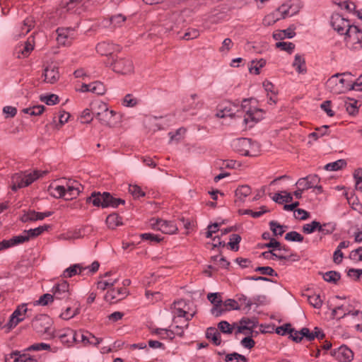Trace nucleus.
I'll return each mask as SVG.
<instances>
[{
  "mask_svg": "<svg viewBox=\"0 0 362 362\" xmlns=\"http://www.w3.org/2000/svg\"><path fill=\"white\" fill-rule=\"evenodd\" d=\"M320 222L313 221L311 223L304 224L303 226V232L306 234H310L315 231H318Z\"/></svg>",
  "mask_w": 362,
  "mask_h": 362,
  "instance_id": "37998d69",
  "label": "nucleus"
},
{
  "mask_svg": "<svg viewBox=\"0 0 362 362\" xmlns=\"http://www.w3.org/2000/svg\"><path fill=\"white\" fill-rule=\"evenodd\" d=\"M265 65V61L263 59H261L259 62H254L252 61V65L250 67V73L255 74H259V69L263 67Z\"/></svg>",
  "mask_w": 362,
  "mask_h": 362,
  "instance_id": "69168bd1",
  "label": "nucleus"
},
{
  "mask_svg": "<svg viewBox=\"0 0 362 362\" xmlns=\"http://www.w3.org/2000/svg\"><path fill=\"white\" fill-rule=\"evenodd\" d=\"M225 361L226 362H247L245 356L235 352L227 354Z\"/></svg>",
  "mask_w": 362,
  "mask_h": 362,
  "instance_id": "a18cd8bd",
  "label": "nucleus"
},
{
  "mask_svg": "<svg viewBox=\"0 0 362 362\" xmlns=\"http://www.w3.org/2000/svg\"><path fill=\"white\" fill-rule=\"evenodd\" d=\"M237 107L230 102H226L219 105V107L216 112V116L220 118L226 117H233L237 112L240 110H236Z\"/></svg>",
  "mask_w": 362,
  "mask_h": 362,
  "instance_id": "412c9836",
  "label": "nucleus"
},
{
  "mask_svg": "<svg viewBox=\"0 0 362 362\" xmlns=\"http://www.w3.org/2000/svg\"><path fill=\"white\" fill-rule=\"evenodd\" d=\"M241 241V237L238 234H232L230 236L228 245L232 250L238 251L239 249V243Z\"/></svg>",
  "mask_w": 362,
  "mask_h": 362,
  "instance_id": "09e8293b",
  "label": "nucleus"
},
{
  "mask_svg": "<svg viewBox=\"0 0 362 362\" xmlns=\"http://www.w3.org/2000/svg\"><path fill=\"white\" fill-rule=\"evenodd\" d=\"M112 70L122 75H128L134 72V66L131 59L118 57L112 64Z\"/></svg>",
  "mask_w": 362,
  "mask_h": 362,
  "instance_id": "9b49d317",
  "label": "nucleus"
},
{
  "mask_svg": "<svg viewBox=\"0 0 362 362\" xmlns=\"http://www.w3.org/2000/svg\"><path fill=\"white\" fill-rule=\"evenodd\" d=\"M83 273V267L80 264H75L66 268L62 274L64 278H71L76 274Z\"/></svg>",
  "mask_w": 362,
  "mask_h": 362,
  "instance_id": "c85d7f7f",
  "label": "nucleus"
},
{
  "mask_svg": "<svg viewBox=\"0 0 362 362\" xmlns=\"http://www.w3.org/2000/svg\"><path fill=\"white\" fill-rule=\"evenodd\" d=\"M344 41L348 48L360 49L362 48V30L356 25L348 28L344 35Z\"/></svg>",
  "mask_w": 362,
  "mask_h": 362,
  "instance_id": "6e6552de",
  "label": "nucleus"
},
{
  "mask_svg": "<svg viewBox=\"0 0 362 362\" xmlns=\"http://www.w3.org/2000/svg\"><path fill=\"white\" fill-rule=\"evenodd\" d=\"M11 239L13 246L28 242L30 240L26 230H24L21 234L14 236Z\"/></svg>",
  "mask_w": 362,
  "mask_h": 362,
  "instance_id": "3c124183",
  "label": "nucleus"
},
{
  "mask_svg": "<svg viewBox=\"0 0 362 362\" xmlns=\"http://www.w3.org/2000/svg\"><path fill=\"white\" fill-rule=\"evenodd\" d=\"M45 110L43 105H35L31 107L24 109V112L33 116L40 115Z\"/></svg>",
  "mask_w": 362,
  "mask_h": 362,
  "instance_id": "603ef678",
  "label": "nucleus"
},
{
  "mask_svg": "<svg viewBox=\"0 0 362 362\" xmlns=\"http://www.w3.org/2000/svg\"><path fill=\"white\" fill-rule=\"evenodd\" d=\"M349 257L351 259L362 262V247H359L351 252Z\"/></svg>",
  "mask_w": 362,
  "mask_h": 362,
  "instance_id": "774afa93",
  "label": "nucleus"
},
{
  "mask_svg": "<svg viewBox=\"0 0 362 362\" xmlns=\"http://www.w3.org/2000/svg\"><path fill=\"white\" fill-rule=\"evenodd\" d=\"M9 358L12 360L11 362H37L34 356L28 354H20L18 351L12 352Z\"/></svg>",
  "mask_w": 362,
  "mask_h": 362,
  "instance_id": "bb28decb",
  "label": "nucleus"
},
{
  "mask_svg": "<svg viewBox=\"0 0 362 362\" xmlns=\"http://www.w3.org/2000/svg\"><path fill=\"white\" fill-rule=\"evenodd\" d=\"M35 25V21L32 17L26 18L23 24L16 28V33L18 37H21L28 33Z\"/></svg>",
  "mask_w": 362,
  "mask_h": 362,
  "instance_id": "a878e982",
  "label": "nucleus"
},
{
  "mask_svg": "<svg viewBox=\"0 0 362 362\" xmlns=\"http://www.w3.org/2000/svg\"><path fill=\"white\" fill-rule=\"evenodd\" d=\"M110 199L109 192H93L91 196L87 198V202L92 203L95 206H101L102 208L110 207L108 200Z\"/></svg>",
  "mask_w": 362,
  "mask_h": 362,
  "instance_id": "dca6fc26",
  "label": "nucleus"
},
{
  "mask_svg": "<svg viewBox=\"0 0 362 362\" xmlns=\"http://www.w3.org/2000/svg\"><path fill=\"white\" fill-rule=\"evenodd\" d=\"M320 182V178L317 175H309L305 177L300 178L296 185L298 187H301L303 189L306 190L310 188H317L318 191H322V187L317 186Z\"/></svg>",
  "mask_w": 362,
  "mask_h": 362,
  "instance_id": "2eb2a0df",
  "label": "nucleus"
},
{
  "mask_svg": "<svg viewBox=\"0 0 362 362\" xmlns=\"http://www.w3.org/2000/svg\"><path fill=\"white\" fill-rule=\"evenodd\" d=\"M309 303L315 308H320L322 305V300L319 294H313L308 298Z\"/></svg>",
  "mask_w": 362,
  "mask_h": 362,
  "instance_id": "864d4df0",
  "label": "nucleus"
},
{
  "mask_svg": "<svg viewBox=\"0 0 362 362\" xmlns=\"http://www.w3.org/2000/svg\"><path fill=\"white\" fill-rule=\"evenodd\" d=\"M350 73L337 74L331 76L326 83L327 89L334 94H340L349 90L346 79L339 78L341 76H350Z\"/></svg>",
  "mask_w": 362,
  "mask_h": 362,
  "instance_id": "1a4fd4ad",
  "label": "nucleus"
},
{
  "mask_svg": "<svg viewBox=\"0 0 362 362\" xmlns=\"http://www.w3.org/2000/svg\"><path fill=\"white\" fill-rule=\"evenodd\" d=\"M300 8L301 6L299 0H290L287 4L279 7L280 13H281L284 18L294 16L300 11Z\"/></svg>",
  "mask_w": 362,
  "mask_h": 362,
  "instance_id": "6ab92c4d",
  "label": "nucleus"
},
{
  "mask_svg": "<svg viewBox=\"0 0 362 362\" xmlns=\"http://www.w3.org/2000/svg\"><path fill=\"white\" fill-rule=\"evenodd\" d=\"M262 256L266 259H278L280 260H288L291 259V255L289 256L285 254L276 253L274 250H272L262 252Z\"/></svg>",
  "mask_w": 362,
  "mask_h": 362,
  "instance_id": "72a5a7b5",
  "label": "nucleus"
},
{
  "mask_svg": "<svg viewBox=\"0 0 362 362\" xmlns=\"http://www.w3.org/2000/svg\"><path fill=\"white\" fill-rule=\"evenodd\" d=\"M89 90L90 92L97 95H103L106 90L103 83L100 81L90 83V89Z\"/></svg>",
  "mask_w": 362,
  "mask_h": 362,
  "instance_id": "ea45409f",
  "label": "nucleus"
},
{
  "mask_svg": "<svg viewBox=\"0 0 362 362\" xmlns=\"http://www.w3.org/2000/svg\"><path fill=\"white\" fill-rule=\"evenodd\" d=\"M346 165V162L344 159H339L334 162L329 163L325 166V169L328 171H337L342 169Z\"/></svg>",
  "mask_w": 362,
  "mask_h": 362,
  "instance_id": "4c0bfd02",
  "label": "nucleus"
},
{
  "mask_svg": "<svg viewBox=\"0 0 362 362\" xmlns=\"http://www.w3.org/2000/svg\"><path fill=\"white\" fill-rule=\"evenodd\" d=\"M81 188V185L78 181L69 180L65 186L50 185L48 191L49 194L54 198L71 200L79 195Z\"/></svg>",
  "mask_w": 362,
  "mask_h": 362,
  "instance_id": "f257e3e1",
  "label": "nucleus"
},
{
  "mask_svg": "<svg viewBox=\"0 0 362 362\" xmlns=\"http://www.w3.org/2000/svg\"><path fill=\"white\" fill-rule=\"evenodd\" d=\"M284 18V16L280 13L279 8H278L276 11L265 16L264 23L267 25H271L279 20Z\"/></svg>",
  "mask_w": 362,
  "mask_h": 362,
  "instance_id": "c9c22d12",
  "label": "nucleus"
},
{
  "mask_svg": "<svg viewBox=\"0 0 362 362\" xmlns=\"http://www.w3.org/2000/svg\"><path fill=\"white\" fill-rule=\"evenodd\" d=\"M151 227L165 234H175L178 228L174 221H167L160 218H152L150 221Z\"/></svg>",
  "mask_w": 362,
  "mask_h": 362,
  "instance_id": "9d476101",
  "label": "nucleus"
},
{
  "mask_svg": "<svg viewBox=\"0 0 362 362\" xmlns=\"http://www.w3.org/2000/svg\"><path fill=\"white\" fill-rule=\"evenodd\" d=\"M129 294V291L127 288L119 287L109 290L105 296L106 301L111 303H116L125 298Z\"/></svg>",
  "mask_w": 362,
  "mask_h": 362,
  "instance_id": "f3484780",
  "label": "nucleus"
},
{
  "mask_svg": "<svg viewBox=\"0 0 362 362\" xmlns=\"http://www.w3.org/2000/svg\"><path fill=\"white\" fill-rule=\"evenodd\" d=\"M218 327L220 331L225 334H231L233 330V326L227 321H221L218 323Z\"/></svg>",
  "mask_w": 362,
  "mask_h": 362,
  "instance_id": "e2e57ef3",
  "label": "nucleus"
},
{
  "mask_svg": "<svg viewBox=\"0 0 362 362\" xmlns=\"http://www.w3.org/2000/svg\"><path fill=\"white\" fill-rule=\"evenodd\" d=\"M276 47L288 54H291L295 49V45L291 42H279L276 43Z\"/></svg>",
  "mask_w": 362,
  "mask_h": 362,
  "instance_id": "8fccbe9b",
  "label": "nucleus"
},
{
  "mask_svg": "<svg viewBox=\"0 0 362 362\" xmlns=\"http://www.w3.org/2000/svg\"><path fill=\"white\" fill-rule=\"evenodd\" d=\"M52 292L54 298L57 300H67L71 296L69 284L66 281L55 284L52 287Z\"/></svg>",
  "mask_w": 362,
  "mask_h": 362,
  "instance_id": "4468645a",
  "label": "nucleus"
},
{
  "mask_svg": "<svg viewBox=\"0 0 362 362\" xmlns=\"http://www.w3.org/2000/svg\"><path fill=\"white\" fill-rule=\"evenodd\" d=\"M126 17L122 14L112 16L109 20L104 21V26H107L109 23L112 28H120L123 25L126 21Z\"/></svg>",
  "mask_w": 362,
  "mask_h": 362,
  "instance_id": "cd10ccee",
  "label": "nucleus"
},
{
  "mask_svg": "<svg viewBox=\"0 0 362 362\" xmlns=\"http://www.w3.org/2000/svg\"><path fill=\"white\" fill-rule=\"evenodd\" d=\"M231 147L233 151L245 156H256L259 151L258 144L247 138L234 139L231 143Z\"/></svg>",
  "mask_w": 362,
  "mask_h": 362,
  "instance_id": "20e7f679",
  "label": "nucleus"
},
{
  "mask_svg": "<svg viewBox=\"0 0 362 362\" xmlns=\"http://www.w3.org/2000/svg\"><path fill=\"white\" fill-rule=\"evenodd\" d=\"M92 112L99 122L104 125L110 124L115 115L113 110H109L107 104L102 101H96L93 104Z\"/></svg>",
  "mask_w": 362,
  "mask_h": 362,
  "instance_id": "0eeeda50",
  "label": "nucleus"
},
{
  "mask_svg": "<svg viewBox=\"0 0 362 362\" xmlns=\"http://www.w3.org/2000/svg\"><path fill=\"white\" fill-rule=\"evenodd\" d=\"M79 313V309L76 308L73 310L71 308H67L64 312L60 314V317L63 320H68L73 318L74 316Z\"/></svg>",
  "mask_w": 362,
  "mask_h": 362,
  "instance_id": "4d7b16f0",
  "label": "nucleus"
},
{
  "mask_svg": "<svg viewBox=\"0 0 362 362\" xmlns=\"http://www.w3.org/2000/svg\"><path fill=\"white\" fill-rule=\"evenodd\" d=\"M285 239L291 242H303V236L296 231H291L286 234Z\"/></svg>",
  "mask_w": 362,
  "mask_h": 362,
  "instance_id": "6e6d98bb",
  "label": "nucleus"
},
{
  "mask_svg": "<svg viewBox=\"0 0 362 362\" xmlns=\"http://www.w3.org/2000/svg\"><path fill=\"white\" fill-rule=\"evenodd\" d=\"M106 224L109 228L115 229L122 224V218L117 214H111L106 218Z\"/></svg>",
  "mask_w": 362,
  "mask_h": 362,
  "instance_id": "f704fd0d",
  "label": "nucleus"
},
{
  "mask_svg": "<svg viewBox=\"0 0 362 362\" xmlns=\"http://www.w3.org/2000/svg\"><path fill=\"white\" fill-rule=\"evenodd\" d=\"M336 229V225L334 223H320L318 232L322 235L332 234Z\"/></svg>",
  "mask_w": 362,
  "mask_h": 362,
  "instance_id": "58836bf2",
  "label": "nucleus"
},
{
  "mask_svg": "<svg viewBox=\"0 0 362 362\" xmlns=\"http://www.w3.org/2000/svg\"><path fill=\"white\" fill-rule=\"evenodd\" d=\"M292 66L298 74H305L307 73V67L304 55L296 54L294 57Z\"/></svg>",
  "mask_w": 362,
  "mask_h": 362,
  "instance_id": "393cba45",
  "label": "nucleus"
},
{
  "mask_svg": "<svg viewBox=\"0 0 362 362\" xmlns=\"http://www.w3.org/2000/svg\"><path fill=\"white\" fill-rule=\"evenodd\" d=\"M340 274L335 271L327 272L323 275L324 280L329 283L336 284L340 279Z\"/></svg>",
  "mask_w": 362,
  "mask_h": 362,
  "instance_id": "a19ab883",
  "label": "nucleus"
},
{
  "mask_svg": "<svg viewBox=\"0 0 362 362\" xmlns=\"http://www.w3.org/2000/svg\"><path fill=\"white\" fill-rule=\"evenodd\" d=\"M49 228L50 226L49 225H44L35 228L27 230L26 232L28 233V237L30 239L31 238H35L40 235L44 231L47 230Z\"/></svg>",
  "mask_w": 362,
  "mask_h": 362,
  "instance_id": "79ce46f5",
  "label": "nucleus"
},
{
  "mask_svg": "<svg viewBox=\"0 0 362 362\" xmlns=\"http://www.w3.org/2000/svg\"><path fill=\"white\" fill-rule=\"evenodd\" d=\"M57 337L62 344L69 345L76 340V332L70 328H66L57 332H55V337Z\"/></svg>",
  "mask_w": 362,
  "mask_h": 362,
  "instance_id": "5701e85b",
  "label": "nucleus"
},
{
  "mask_svg": "<svg viewBox=\"0 0 362 362\" xmlns=\"http://www.w3.org/2000/svg\"><path fill=\"white\" fill-rule=\"evenodd\" d=\"M56 32L57 41L60 45H70L75 38V30L71 28H59Z\"/></svg>",
  "mask_w": 362,
  "mask_h": 362,
  "instance_id": "ddd939ff",
  "label": "nucleus"
},
{
  "mask_svg": "<svg viewBox=\"0 0 362 362\" xmlns=\"http://www.w3.org/2000/svg\"><path fill=\"white\" fill-rule=\"evenodd\" d=\"M206 337L208 339L211 340L216 346L220 345L221 343V334L218 329L214 327L207 329Z\"/></svg>",
  "mask_w": 362,
  "mask_h": 362,
  "instance_id": "473e14b6",
  "label": "nucleus"
},
{
  "mask_svg": "<svg viewBox=\"0 0 362 362\" xmlns=\"http://www.w3.org/2000/svg\"><path fill=\"white\" fill-rule=\"evenodd\" d=\"M270 229L274 235H282L285 232L284 226L274 221L269 223Z\"/></svg>",
  "mask_w": 362,
  "mask_h": 362,
  "instance_id": "de8ad7c7",
  "label": "nucleus"
},
{
  "mask_svg": "<svg viewBox=\"0 0 362 362\" xmlns=\"http://www.w3.org/2000/svg\"><path fill=\"white\" fill-rule=\"evenodd\" d=\"M46 173V171L41 172L39 170H35L29 173H16L11 177V189L13 191H17L18 189L25 187Z\"/></svg>",
  "mask_w": 362,
  "mask_h": 362,
  "instance_id": "39448f33",
  "label": "nucleus"
},
{
  "mask_svg": "<svg viewBox=\"0 0 362 362\" xmlns=\"http://www.w3.org/2000/svg\"><path fill=\"white\" fill-rule=\"evenodd\" d=\"M40 100L45 103L47 105H54L57 104L59 102V98L58 95L55 94H50L47 95H44L40 98Z\"/></svg>",
  "mask_w": 362,
  "mask_h": 362,
  "instance_id": "5fc2aeb1",
  "label": "nucleus"
},
{
  "mask_svg": "<svg viewBox=\"0 0 362 362\" xmlns=\"http://www.w3.org/2000/svg\"><path fill=\"white\" fill-rule=\"evenodd\" d=\"M223 305L226 312L232 310H240V305L238 301L234 299H227L224 302H223Z\"/></svg>",
  "mask_w": 362,
  "mask_h": 362,
  "instance_id": "49530a36",
  "label": "nucleus"
},
{
  "mask_svg": "<svg viewBox=\"0 0 362 362\" xmlns=\"http://www.w3.org/2000/svg\"><path fill=\"white\" fill-rule=\"evenodd\" d=\"M331 25L334 30L340 35H345L348 28L352 27L349 20L344 18L339 13H334L331 17Z\"/></svg>",
  "mask_w": 362,
  "mask_h": 362,
  "instance_id": "f8f14e48",
  "label": "nucleus"
},
{
  "mask_svg": "<svg viewBox=\"0 0 362 362\" xmlns=\"http://www.w3.org/2000/svg\"><path fill=\"white\" fill-rule=\"evenodd\" d=\"M36 217V211L34 210H29L24 212V214L21 217V221L23 223L28 221H37Z\"/></svg>",
  "mask_w": 362,
  "mask_h": 362,
  "instance_id": "13d9d810",
  "label": "nucleus"
},
{
  "mask_svg": "<svg viewBox=\"0 0 362 362\" xmlns=\"http://www.w3.org/2000/svg\"><path fill=\"white\" fill-rule=\"evenodd\" d=\"M233 45V42L230 38H226L222 42L221 47L219 48V51L222 53H227L230 51Z\"/></svg>",
  "mask_w": 362,
  "mask_h": 362,
  "instance_id": "338daca9",
  "label": "nucleus"
},
{
  "mask_svg": "<svg viewBox=\"0 0 362 362\" xmlns=\"http://www.w3.org/2000/svg\"><path fill=\"white\" fill-rule=\"evenodd\" d=\"M332 356L340 362H350L354 358L353 351L345 345L334 349Z\"/></svg>",
  "mask_w": 362,
  "mask_h": 362,
  "instance_id": "a211bd4d",
  "label": "nucleus"
},
{
  "mask_svg": "<svg viewBox=\"0 0 362 362\" xmlns=\"http://www.w3.org/2000/svg\"><path fill=\"white\" fill-rule=\"evenodd\" d=\"M138 99L134 97L132 94H127L122 101V105L127 107H134L138 104Z\"/></svg>",
  "mask_w": 362,
  "mask_h": 362,
  "instance_id": "c03bdc74",
  "label": "nucleus"
},
{
  "mask_svg": "<svg viewBox=\"0 0 362 362\" xmlns=\"http://www.w3.org/2000/svg\"><path fill=\"white\" fill-rule=\"evenodd\" d=\"M257 326V322L255 320L249 318H243L240 321V325L237 327L236 333H244L248 334L247 332H251Z\"/></svg>",
  "mask_w": 362,
  "mask_h": 362,
  "instance_id": "b1692460",
  "label": "nucleus"
},
{
  "mask_svg": "<svg viewBox=\"0 0 362 362\" xmlns=\"http://www.w3.org/2000/svg\"><path fill=\"white\" fill-rule=\"evenodd\" d=\"M44 81L47 83H55L59 78L58 67L55 65L47 66L43 71Z\"/></svg>",
  "mask_w": 362,
  "mask_h": 362,
  "instance_id": "4be33fe9",
  "label": "nucleus"
},
{
  "mask_svg": "<svg viewBox=\"0 0 362 362\" xmlns=\"http://www.w3.org/2000/svg\"><path fill=\"white\" fill-rule=\"evenodd\" d=\"M27 311V304L23 303L18 305L11 315L8 322L9 327H14L19 322H22L25 317Z\"/></svg>",
  "mask_w": 362,
  "mask_h": 362,
  "instance_id": "aec40b11",
  "label": "nucleus"
},
{
  "mask_svg": "<svg viewBox=\"0 0 362 362\" xmlns=\"http://www.w3.org/2000/svg\"><path fill=\"white\" fill-rule=\"evenodd\" d=\"M90 333L88 332H76V340L74 341H81L84 345L89 344V336Z\"/></svg>",
  "mask_w": 362,
  "mask_h": 362,
  "instance_id": "bf43d9fd",
  "label": "nucleus"
},
{
  "mask_svg": "<svg viewBox=\"0 0 362 362\" xmlns=\"http://www.w3.org/2000/svg\"><path fill=\"white\" fill-rule=\"evenodd\" d=\"M96 51L101 55L107 56L114 51V45L107 42H101L96 45Z\"/></svg>",
  "mask_w": 362,
  "mask_h": 362,
  "instance_id": "c756f323",
  "label": "nucleus"
},
{
  "mask_svg": "<svg viewBox=\"0 0 362 362\" xmlns=\"http://www.w3.org/2000/svg\"><path fill=\"white\" fill-rule=\"evenodd\" d=\"M184 303V301L175 303L174 313L175 317L172 325V329H170L173 332V337L175 334L181 336L183 334L185 328L188 326V321L192 320L194 315V313H187L180 307Z\"/></svg>",
  "mask_w": 362,
  "mask_h": 362,
  "instance_id": "7ed1b4c3",
  "label": "nucleus"
},
{
  "mask_svg": "<svg viewBox=\"0 0 362 362\" xmlns=\"http://www.w3.org/2000/svg\"><path fill=\"white\" fill-rule=\"evenodd\" d=\"M154 333L160 336L162 339H173V332L167 329H156Z\"/></svg>",
  "mask_w": 362,
  "mask_h": 362,
  "instance_id": "0e129e2a",
  "label": "nucleus"
},
{
  "mask_svg": "<svg viewBox=\"0 0 362 362\" xmlns=\"http://www.w3.org/2000/svg\"><path fill=\"white\" fill-rule=\"evenodd\" d=\"M252 192V189L248 185L239 186L235 190V197L240 202H244Z\"/></svg>",
  "mask_w": 362,
  "mask_h": 362,
  "instance_id": "2f4dec72",
  "label": "nucleus"
},
{
  "mask_svg": "<svg viewBox=\"0 0 362 362\" xmlns=\"http://www.w3.org/2000/svg\"><path fill=\"white\" fill-rule=\"evenodd\" d=\"M33 329L45 339H49L55 337V330L52 327L50 318L45 315L36 317L32 322Z\"/></svg>",
  "mask_w": 362,
  "mask_h": 362,
  "instance_id": "423d86ee",
  "label": "nucleus"
},
{
  "mask_svg": "<svg viewBox=\"0 0 362 362\" xmlns=\"http://www.w3.org/2000/svg\"><path fill=\"white\" fill-rule=\"evenodd\" d=\"M328 128V125H323L320 127L316 128L315 132L308 135V138L310 139L308 143L311 144L313 141H317L319 138L327 134Z\"/></svg>",
  "mask_w": 362,
  "mask_h": 362,
  "instance_id": "7c9ffc66",
  "label": "nucleus"
},
{
  "mask_svg": "<svg viewBox=\"0 0 362 362\" xmlns=\"http://www.w3.org/2000/svg\"><path fill=\"white\" fill-rule=\"evenodd\" d=\"M129 192L131 193L135 198H139L141 197L145 196L144 192L141 189V187L136 185H130L129 186Z\"/></svg>",
  "mask_w": 362,
  "mask_h": 362,
  "instance_id": "052dcab7",
  "label": "nucleus"
},
{
  "mask_svg": "<svg viewBox=\"0 0 362 362\" xmlns=\"http://www.w3.org/2000/svg\"><path fill=\"white\" fill-rule=\"evenodd\" d=\"M255 103L256 101L253 99H245L240 106V111L244 114V123L250 128L264 117L263 110L257 107Z\"/></svg>",
  "mask_w": 362,
  "mask_h": 362,
  "instance_id": "f03ea898",
  "label": "nucleus"
},
{
  "mask_svg": "<svg viewBox=\"0 0 362 362\" xmlns=\"http://www.w3.org/2000/svg\"><path fill=\"white\" fill-rule=\"evenodd\" d=\"M255 271L259 272L263 275L277 276V273L270 267H257L255 269Z\"/></svg>",
  "mask_w": 362,
  "mask_h": 362,
  "instance_id": "680f3d73",
  "label": "nucleus"
},
{
  "mask_svg": "<svg viewBox=\"0 0 362 362\" xmlns=\"http://www.w3.org/2000/svg\"><path fill=\"white\" fill-rule=\"evenodd\" d=\"M272 199L276 203L283 204L291 202L293 200V197L290 193L284 191L281 193H276Z\"/></svg>",
  "mask_w": 362,
  "mask_h": 362,
  "instance_id": "e433bc0d",
  "label": "nucleus"
}]
</instances>
